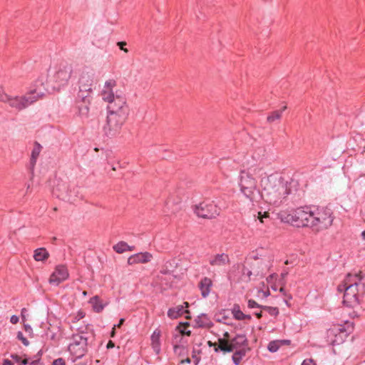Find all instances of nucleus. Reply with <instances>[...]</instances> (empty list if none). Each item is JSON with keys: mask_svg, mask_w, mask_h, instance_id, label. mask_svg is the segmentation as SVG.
Instances as JSON below:
<instances>
[{"mask_svg": "<svg viewBox=\"0 0 365 365\" xmlns=\"http://www.w3.org/2000/svg\"><path fill=\"white\" fill-rule=\"evenodd\" d=\"M232 314L235 319L237 320H250L251 316L249 314H245L240 308V306L235 304L232 309Z\"/></svg>", "mask_w": 365, "mask_h": 365, "instance_id": "nucleus-27", "label": "nucleus"}, {"mask_svg": "<svg viewBox=\"0 0 365 365\" xmlns=\"http://www.w3.org/2000/svg\"><path fill=\"white\" fill-rule=\"evenodd\" d=\"M282 117V111L274 110L272 112L267 118L268 123H272L276 120H279Z\"/></svg>", "mask_w": 365, "mask_h": 365, "instance_id": "nucleus-33", "label": "nucleus"}, {"mask_svg": "<svg viewBox=\"0 0 365 365\" xmlns=\"http://www.w3.org/2000/svg\"><path fill=\"white\" fill-rule=\"evenodd\" d=\"M260 185L261 199L270 205H279L290 193L287 182L274 175L262 178Z\"/></svg>", "mask_w": 365, "mask_h": 365, "instance_id": "nucleus-1", "label": "nucleus"}, {"mask_svg": "<svg viewBox=\"0 0 365 365\" xmlns=\"http://www.w3.org/2000/svg\"><path fill=\"white\" fill-rule=\"evenodd\" d=\"M230 262V259L226 254H217L212 257L210 259V264L213 267H222Z\"/></svg>", "mask_w": 365, "mask_h": 365, "instance_id": "nucleus-18", "label": "nucleus"}, {"mask_svg": "<svg viewBox=\"0 0 365 365\" xmlns=\"http://www.w3.org/2000/svg\"><path fill=\"white\" fill-rule=\"evenodd\" d=\"M332 222L333 217L330 209L322 207L317 212H312V227L316 230L327 229Z\"/></svg>", "mask_w": 365, "mask_h": 365, "instance_id": "nucleus-6", "label": "nucleus"}, {"mask_svg": "<svg viewBox=\"0 0 365 365\" xmlns=\"http://www.w3.org/2000/svg\"><path fill=\"white\" fill-rule=\"evenodd\" d=\"M255 315L257 317V319H260L262 316V312L256 313Z\"/></svg>", "mask_w": 365, "mask_h": 365, "instance_id": "nucleus-54", "label": "nucleus"}, {"mask_svg": "<svg viewBox=\"0 0 365 365\" xmlns=\"http://www.w3.org/2000/svg\"><path fill=\"white\" fill-rule=\"evenodd\" d=\"M11 96L8 95L3 86H0V101L4 103H8L9 98Z\"/></svg>", "mask_w": 365, "mask_h": 365, "instance_id": "nucleus-34", "label": "nucleus"}, {"mask_svg": "<svg viewBox=\"0 0 365 365\" xmlns=\"http://www.w3.org/2000/svg\"><path fill=\"white\" fill-rule=\"evenodd\" d=\"M208 344L210 346H214L215 348L217 347V343H212L210 341H208Z\"/></svg>", "mask_w": 365, "mask_h": 365, "instance_id": "nucleus-50", "label": "nucleus"}, {"mask_svg": "<svg viewBox=\"0 0 365 365\" xmlns=\"http://www.w3.org/2000/svg\"><path fill=\"white\" fill-rule=\"evenodd\" d=\"M230 341L232 351L242 347H249L247 346V340L245 335H237L235 338L230 339Z\"/></svg>", "mask_w": 365, "mask_h": 365, "instance_id": "nucleus-19", "label": "nucleus"}, {"mask_svg": "<svg viewBox=\"0 0 365 365\" xmlns=\"http://www.w3.org/2000/svg\"><path fill=\"white\" fill-rule=\"evenodd\" d=\"M84 316H85V314L83 313V312H82V311L78 312V319L83 318Z\"/></svg>", "mask_w": 365, "mask_h": 365, "instance_id": "nucleus-46", "label": "nucleus"}, {"mask_svg": "<svg viewBox=\"0 0 365 365\" xmlns=\"http://www.w3.org/2000/svg\"><path fill=\"white\" fill-rule=\"evenodd\" d=\"M115 344L112 341H109L107 344V348L108 349H110V348H113L114 347Z\"/></svg>", "mask_w": 365, "mask_h": 365, "instance_id": "nucleus-45", "label": "nucleus"}, {"mask_svg": "<svg viewBox=\"0 0 365 365\" xmlns=\"http://www.w3.org/2000/svg\"><path fill=\"white\" fill-rule=\"evenodd\" d=\"M71 72L68 68L64 67L56 72L55 80L59 83H64L68 81L70 78Z\"/></svg>", "mask_w": 365, "mask_h": 365, "instance_id": "nucleus-23", "label": "nucleus"}, {"mask_svg": "<svg viewBox=\"0 0 365 365\" xmlns=\"http://www.w3.org/2000/svg\"><path fill=\"white\" fill-rule=\"evenodd\" d=\"M178 348H179V346L175 345V346H174V349H175V351H176V349H178Z\"/></svg>", "mask_w": 365, "mask_h": 365, "instance_id": "nucleus-60", "label": "nucleus"}, {"mask_svg": "<svg viewBox=\"0 0 365 365\" xmlns=\"http://www.w3.org/2000/svg\"><path fill=\"white\" fill-rule=\"evenodd\" d=\"M52 365H65V364L63 359H58L53 361Z\"/></svg>", "mask_w": 365, "mask_h": 365, "instance_id": "nucleus-43", "label": "nucleus"}, {"mask_svg": "<svg viewBox=\"0 0 365 365\" xmlns=\"http://www.w3.org/2000/svg\"><path fill=\"white\" fill-rule=\"evenodd\" d=\"M113 248L117 253L119 254L123 253L128 250L131 251L133 250V247H130L126 242L123 241L119 242L115 245Z\"/></svg>", "mask_w": 365, "mask_h": 365, "instance_id": "nucleus-29", "label": "nucleus"}, {"mask_svg": "<svg viewBox=\"0 0 365 365\" xmlns=\"http://www.w3.org/2000/svg\"><path fill=\"white\" fill-rule=\"evenodd\" d=\"M39 361L36 360L31 362V365H38Z\"/></svg>", "mask_w": 365, "mask_h": 365, "instance_id": "nucleus-55", "label": "nucleus"}, {"mask_svg": "<svg viewBox=\"0 0 365 365\" xmlns=\"http://www.w3.org/2000/svg\"><path fill=\"white\" fill-rule=\"evenodd\" d=\"M69 274L67 268L63 265H58L49 277V284L57 286L68 279Z\"/></svg>", "mask_w": 365, "mask_h": 365, "instance_id": "nucleus-13", "label": "nucleus"}, {"mask_svg": "<svg viewBox=\"0 0 365 365\" xmlns=\"http://www.w3.org/2000/svg\"><path fill=\"white\" fill-rule=\"evenodd\" d=\"M116 86L117 83L114 79L107 80L103 85L101 96L102 99L108 104L115 101L116 98L122 96L117 91L114 92L113 89Z\"/></svg>", "mask_w": 365, "mask_h": 365, "instance_id": "nucleus-11", "label": "nucleus"}, {"mask_svg": "<svg viewBox=\"0 0 365 365\" xmlns=\"http://www.w3.org/2000/svg\"><path fill=\"white\" fill-rule=\"evenodd\" d=\"M196 215L202 218H213L218 215L220 209L212 201H204L196 205L195 209Z\"/></svg>", "mask_w": 365, "mask_h": 365, "instance_id": "nucleus-10", "label": "nucleus"}, {"mask_svg": "<svg viewBox=\"0 0 365 365\" xmlns=\"http://www.w3.org/2000/svg\"><path fill=\"white\" fill-rule=\"evenodd\" d=\"M115 326H114V327L113 328L112 331H111V334H110V336H111L112 337H113V336H114V335H115Z\"/></svg>", "mask_w": 365, "mask_h": 365, "instance_id": "nucleus-53", "label": "nucleus"}, {"mask_svg": "<svg viewBox=\"0 0 365 365\" xmlns=\"http://www.w3.org/2000/svg\"><path fill=\"white\" fill-rule=\"evenodd\" d=\"M94 75L91 73H83L79 78V89L81 92H91L93 86Z\"/></svg>", "mask_w": 365, "mask_h": 365, "instance_id": "nucleus-15", "label": "nucleus"}, {"mask_svg": "<svg viewBox=\"0 0 365 365\" xmlns=\"http://www.w3.org/2000/svg\"><path fill=\"white\" fill-rule=\"evenodd\" d=\"M212 285V282L208 277H204L200 280L199 283V288L203 297H207L209 295Z\"/></svg>", "mask_w": 365, "mask_h": 365, "instance_id": "nucleus-20", "label": "nucleus"}, {"mask_svg": "<svg viewBox=\"0 0 365 365\" xmlns=\"http://www.w3.org/2000/svg\"><path fill=\"white\" fill-rule=\"evenodd\" d=\"M107 113L126 120L129 115V107L125 98L118 97L115 101L108 104Z\"/></svg>", "mask_w": 365, "mask_h": 365, "instance_id": "nucleus-8", "label": "nucleus"}, {"mask_svg": "<svg viewBox=\"0 0 365 365\" xmlns=\"http://www.w3.org/2000/svg\"><path fill=\"white\" fill-rule=\"evenodd\" d=\"M86 344V339L81 336L73 337V341L69 344L68 349L71 351H80L79 354L82 355L84 346Z\"/></svg>", "mask_w": 365, "mask_h": 365, "instance_id": "nucleus-17", "label": "nucleus"}, {"mask_svg": "<svg viewBox=\"0 0 365 365\" xmlns=\"http://www.w3.org/2000/svg\"><path fill=\"white\" fill-rule=\"evenodd\" d=\"M42 150H43V146L41 144H39L38 142H34V143L33 145V148H32L31 153L29 166V169L30 170L31 178H34L36 174V165L38 158Z\"/></svg>", "mask_w": 365, "mask_h": 365, "instance_id": "nucleus-14", "label": "nucleus"}, {"mask_svg": "<svg viewBox=\"0 0 365 365\" xmlns=\"http://www.w3.org/2000/svg\"><path fill=\"white\" fill-rule=\"evenodd\" d=\"M287 109V106H284L279 111H282V113Z\"/></svg>", "mask_w": 365, "mask_h": 365, "instance_id": "nucleus-56", "label": "nucleus"}, {"mask_svg": "<svg viewBox=\"0 0 365 365\" xmlns=\"http://www.w3.org/2000/svg\"><path fill=\"white\" fill-rule=\"evenodd\" d=\"M124 321V319H120L119 323L117 325H115V327L120 328L123 325Z\"/></svg>", "mask_w": 365, "mask_h": 365, "instance_id": "nucleus-47", "label": "nucleus"}, {"mask_svg": "<svg viewBox=\"0 0 365 365\" xmlns=\"http://www.w3.org/2000/svg\"><path fill=\"white\" fill-rule=\"evenodd\" d=\"M65 189L66 192L61 193V197L64 200L66 201H72L74 200L75 198L77 197L78 190L77 189L73 186L67 185Z\"/></svg>", "mask_w": 365, "mask_h": 365, "instance_id": "nucleus-24", "label": "nucleus"}, {"mask_svg": "<svg viewBox=\"0 0 365 365\" xmlns=\"http://www.w3.org/2000/svg\"><path fill=\"white\" fill-rule=\"evenodd\" d=\"M229 337H230V334H229V333H228V332H227V331H226V332H225V333H224V334H223V338H222V339H227V340H230V339H229Z\"/></svg>", "mask_w": 365, "mask_h": 365, "instance_id": "nucleus-49", "label": "nucleus"}, {"mask_svg": "<svg viewBox=\"0 0 365 365\" xmlns=\"http://www.w3.org/2000/svg\"><path fill=\"white\" fill-rule=\"evenodd\" d=\"M83 296H86L87 295V292L86 291H83Z\"/></svg>", "mask_w": 365, "mask_h": 365, "instance_id": "nucleus-59", "label": "nucleus"}, {"mask_svg": "<svg viewBox=\"0 0 365 365\" xmlns=\"http://www.w3.org/2000/svg\"><path fill=\"white\" fill-rule=\"evenodd\" d=\"M250 347H242L240 349H236L235 353L233 354L232 355V360H233V362L236 364V365H238L242 359L245 356L246 354L250 351Z\"/></svg>", "mask_w": 365, "mask_h": 365, "instance_id": "nucleus-25", "label": "nucleus"}, {"mask_svg": "<svg viewBox=\"0 0 365 365\" xmlns=\"http://www.w3.org/2000/svg\"><path fill=\"white\" fill-rule=\"evenodd\" d=\"M362 235L364 236V237H365V231L362 232Z\"/></svg>", "mask_w": 365, "mask_h": 365, "instance_id": "nucleus-64", "label": "nucleus"}, {"mask_svg": "<svg viewBox=\"0 0 365 365\" xmlns=\"http://www.w3.org/2000/svg\"><path fill=\"white\" fill-rule=\"evenodd\" d=\"M26 364H27V360L26 359H24V360L20 361L19 365H26Z\"/></svg>", "mask_w": 365, "mask_h": 365, "instance_id": "nucleus-51", "label": "nucleus"}, {"mask_svg": "<svg viewBox=\"0 0 365 365\" xmlns=\"http://www.w3.org/2000/svg\"><path fill=\"white\" fill-rule=\"evenodd\" d=\"M269 213L268 212H258V215H257V218L259 220V221L262 222V223H264V219H266V218H269Z\"/></svg>", "mask_w": 365, "mask_h": 365, "instance_id": "nucleus-37", "label": "nucleus"}, {"mask_svg": "<svg viewBox=\"0 0 365 365\" xmlns=\"http://www.w3.org/2000/svg\"><path fill=\"white\" fill-rule=\"evenodd\" d=\"M19 318L18 316L16 315H12L10 318V322L13 324H16L19 322Z\"/></svg>", "mask_w": 365, "mask_h": 365, "instance_id": "nucleus-42", "label": "nucleus"}, {"mask_svg": "<svg viewBox=\"0 0 365 365\" xmlns=\"http://www.w3.org/2000/svg\"><path fill=\"white\" fill-rule=\"evenodd\" d=\"M266 173L262 168L251 167L242 170L238 178V186L240 192L251 202H258L261 198L259 190L257 188L256 178H264Z\"/></svg>", "mask_w": 365, "mask_h": 365, "instance_id": "nucleus-2", "label": "nucleus"}, {"mask_svg": "<svg viewBox=\"0 0 365 365\" xmlns=\"http://www.w3.org/2000/svg\"><path fill=\"white\" fill-rule=\"evenodd\" d=\"M219 349L224 352L232 351L230 340H227V339H219L217 347H215V351H217Z\"/></svg>", "mask_w": 365, "mask_h": 365, "instance_id": "nucleus-26", "label": "nucleus"}, {"mask_svg": "<svg viewBox=\"0 0 365 365\" xmlns=\"http://www.w3.org/2000/svg\"><path fill=\"white\" fill-rule=\"evenodd\" d=\"M361 272L354 275L348 274L344 284L339 286V290H344V302L348 306H354L358 301V282L362 279Z\"/></svg>", "mask_w": 365, "mask_h": 365, "instance_id": "nucleus-3", "label": "nucleus"}, {"mask_svg": "<svg viewBox=\"0 0 365 365\" xmlns=\"http://www.w3.org/2000/svg\"><path fill=\"white\" fill-rule=\"evenodd\" d=\"M184 313H189L188 310H184L183 306L179 305L171 308L168 312V316L171 319H176Z\"/></svg>", "mask_w": 365, "mask_h": 365, "instance_id": "nucleus-28", "label": "nucleus"}, {"mask_svg": "<svg viewBox=\"0 0 365 365\" xmlns=\"http://www.w3.org/2000/svg\"><path fill=\"white\" fill-rule=\"evenodd\" d=\"M181 333H182V334H186V335L190 336L191 332H190V331H185V332L184 331H181Z\"/></svg>", "mask_w": 365, "mask_h": 365, "instance_id": "nucleus-52", "label": "nucleus"}, {"mask_svg": "<svg viewBox=\"0 0 365 365\" xmlns=\"http://www.w3.org/2000/svg\"><path fill=\"white\" fill-rule=\"evenodd\" d=\"M279 291H280L281 292H284V288H283V287H281V288H280V289H279Z\"/></svg>", "mask_w": 365, "mask_h": 365, "instance_id": "nucleus-62", "label": "nucleus"}, {"mask_svg": "<svg viewBox=\"0 0 365 365\" xmlns=\"http://www.w3.org/2000/svg\"><path fill=\"white\" fill-rule=\"evenodd\" d=\"M285 341H272L269 343L267 348L269 351L275 352L282 344H285Z\"/></svg>", "mask_w": 365, "mask_h": 365, "instance_id": "nucleus-32", "label": "nucleus"}, {"mask_svg": "<svg viewBox=\"0 0 365 365\" xmlns=\"http://www.w3.org/2000/svg\"><path fill=\"white\" fill-rule=\"evenodd\" d=\"M184 304H185V307H188V305H189V304H188L187 302H185Z\"/></svg>", "mask_w": 365, "mask_h": 365, "instance_id": "nucleus-63", "label": "nucleus"}, {"mask_svg": "<svg viewBox=\"0 0 365 365\" xmlns=\"http://www.w3.org/2000/svg\"><path fill=\"white\" fill-rule=\"evenodd\" d=\"M17 339L20 340L24 345L28 346L29 344V341L28 339L24 336L23 333L21 331H19L17 333Z\"/></svg>", "mask_w": 365, "mask_h": 365, "instance_id": "nucleus-36", "label": "nucleus"}, {"mask_svg": "<svg viewBox=\"0 0 365 365\" xmlns=\"http://www.w3.org/2000/svg\"><path fill=\"white\" fill-rule=\"evenodd\" d=\"M9 106L18 110L21 111L24 109H26L31 105L34 104V101L30 98L29 96L26 93L23 96H10L9 98L8 103Z\"/></svg>", "mask_w": 365, "mask_h": 365, "instance_id": "nucleus-12", "label": "nucleus"}, {"mask_svg": "<svg viewBox=\"0 0 365 365\" xmlns=\"http://www.w3.org/2000/svg\"><path fill=\"white\" fill-rule=\"evenodd\" d=\"M185 361H186V362H187V363H190V359L189 358H187V359H186L185 360ZM183 362H184V361H182V363H183Z\"/></svg>", "mask_w": 365, "mask_h": 365, "instance_id": "nucleus-58", "label": "nucleus"}, {"mask_svg": "<svg viewBox=\"0 0 365 365\" xmlns=\"http://www.w3.org/2000/svg\"><path fill=\"white\" fill-rule=\"evenodd\" d=\"M160 336L161 331L159 329H156L150 337L152 348L156 354H159L160 351Z\"/></svg>", "mask_w": 365, "mask_h": 365, "instance_id": "nucleus-21", "label": "nucleus"}, {"mask_svg": "<svg viewBox=\"0 0 365 365\" xmlns=\"http://www.w3.org/2000/svg\"><path fill=\"white\" fill-rule=\"evenodd\" d=\"M34 258L36 261H43L46 259V250L38 248L34 251Z\"/></svg>", "mask_w": 365, "mask_h": 365, "instance_id": "nucleus-31", "label": "nucleus"}, {"mask_svg": "<svg viewBox=\"0 0 365 365\" xmlns=\"http://www.w3.org/2000/svg\"><path fill=\"white\" fill-rule=\"evenodd\" d=\"M312 212L298 208L289 214L287 221L297 227H312Z\"/></svg>", "mask_w": 365, "mask_h": 365, "instance_id": "nucleus-7", "label": "nucleus"}, {"mask_svg": "<svg viewBox=\"0 0 365 365\" xmlns=\"http://www.w3.org/2000/svg\"><path fill=\"white\" fill-rule=\"evenodd\" d=\"M89 302L91 304L93 309L96 312H101L104 308V305L102 304L98 296L92 297Z\"/></svg>", "mask_w": 365, "mask_h": 365, "instance_id": "nucleus-30", "label": "nucleus"}, {"mask_svg": "<svg viewBox=\"0 0 365 365\" xmlns=\"http://www.w3.org/2000/svg\"><path fill=\"white\" fill-rule=\"evenodd\" d=\"M302 365H316V364L312 359H307L303 361Z\"/></svg>", "mask_w": 365, "mask_h": 365, "instance_id": "nucleus-40", "label": "nucleus"}, {"mask_svg": "<svg viewBox=\"0 0 365 365\" xmlns=\"http://www.w3.org/2000/svg\"><path fill=\"white\" fill-rule=\"evenodd\" d=\"M263 309L266 310L271 316H277L279 310L276 307H262Z\"/></svg>", "mask_w": 365, "mask_h": 365, "instance_id": "nucleus-35", "label": "nucleus"}, {"mask_svg": "<svg viewBox=\"0 0 365 365\" xmlns=\"http://www.w3.org/2000/svg\"><path fill=\"white\" fill-rule=\"evenodd\" d=\"M153 259V255L148 252H139L131 255L128 259V263L130 265L135 264H145L150 262Z\"/></svg>", "mask_w": 365, "mask_h": 365, "instance_id": "nucleus-16", "label": "nucleus"}, {"mask_svg": "<svg viewBox=\"0 0 365 365\" xmlns=\"http://www.w3.org/2000/svg\"><path fill=\"white\" fill-rule=\"evenodd\" d=\"M353 329V323L350 322H346L344 324H334L327 332V341L331 344H339Z\"/></svg>", "mask_w": 365, "mask_h": 365, "instance_id": "nucleus-4", "label": "nucleus"}, {"mask_svg": "<svg viewBox=\"0 0 365 365\" xmlns=\"http://www.w3.org/2000/svg\"><path fill=\"white\" fill-rule=\"evenodd\" d=\"M88 107L85 106L83 108H81L79 112H80V114L82 115H87L88 113Z\"/></svg>", "mask_w": 365, "mask_h": 365, "instance_id": "nucleus-41", "label": "nucleus"}, {"mask_svg": "<svg viewBox=\"0 0 365 365\" xmlns=\"http://www.w3.org/2000/svg\"><path fill=\"white\" fill-rule=\"evenodd\" d=\"M259 305L253 299H249L248 300V307L249 308H255V307H259Z\"/></svg>", "mask_w": 365, "mask_h": 365, "instance_id": "nucleus-38", "label": "nucleus"}, {"mask_svg": "<svg viewBox=\"0 0 365 365\" xmlns=\"http://www.w3.org/2000/svg\"><path fill=\"white\" fill-rule=\"evenodd\" d=\"M25 328H26V329L27 330L28 329H30V327H29V326H28V325H26V326H25Z\"/></svg>", "mask_w": 365, "mask_h": 365, "instance_id": "nucleus-61", "label": "nucleus"}, {"mask_svg": "<svg viewBox=\"0 0 365 365\" xmlns=\"http://www.w3.org/2000/svg\"><path fill=\"white\" fill-rule=\"evenodd\" d=\"M46 93L45 78L42 75L35 79L29 91L26 93L28 96L34 101V103L43 98Z\"/></svg>", "mask_w": 365, "mask_h": 365, "instance_id": "nucleus-9", "label": "nucleus"}, {"mask_svg": "<svg viewBox=\"0 0 365 365\" xmlns=\"http://www.w3.org/2000/svg\"><path fill=\"white\" fill-rule=\"evenodd\" d=\"M117 45L118 46L120 49L123 51L125 53H128V50L124 47L126 45V42H125V41H120V42H118Z\"/></svg>", "mask_w": 365, "mask_h": 365, "instance_id": "nucleus-39", "label": "nucleus"}, {"mask_svg": "<svg viewBox=\"0 0 365 365\" xmlns=\"http://www.w3.org/2000/svg\"><path fill=\"white\" fill-rule=\"evenodd\" d=\"M26 312H27V310H26V308H23V309H21V317H22V319H23L24 320V319H25V318H26Z\"/></svg>", "mask_w": 365, "mask_h": 365, "instance_id": "nucleus-44", "label": "nucleus"}, {"mask_svg": "<svg viewBox=\"0 0 365 365\" xmlns=\"http://www.w3.org/2000/svg\"><path fill=\"white\" fill-rule=\"evenodd\" d=\"M125 121V120L107 113L101 125L103 135L110 138L116 137L120 134Z\"/></svg>", "mask_w": 365, "mask_h": 365, "instance_id": "nucleus-5", "label": "nucleus"}, {"mask_svg": "<svg viewBox=\"0 0 365 365\" xmlns=\"http://www.w3.org/2000/svg\"><path fill=\"white\" fill-rule=\"evenodd\" d=\"M12 358L16 359V361H19V357L18 356H16H16H12Z\"/></svg>", "mask_w": 365, "mask_h": 365, "instance_id": "nucleus-57", "label": "nucleus"}, {"mask_svg": "<svg viewBox=\"0 0 365 365\" xmlns=\"http://www.w3.org/2000/svg\"><path fill=\"white\" fill-rule=\"evenodd\" d=\"M3 365H13L12 362L8 359L4 360Z\"/></svg>", "mask_w": 365, "mask_h": 365, "instance_id": "nucleus-48", "label": "nucleus"}, {"mask_svg": "<svg viewBox=\"0 0 365 365\" xmlns=\"http://www.w3.org/2000/svg\"><path fill=\"white\" fill-rule=\"evenodd\" d=\"M60 322L56 321L54 324H50L51 327L47 328V337L50 336L51 339L56 340L58 339L61 336Z\"/></svg>", "mask_w": 365, "mask_h": 365, "instance_id": "nucleus-22", "label": "nucleus"}]
</instances>
